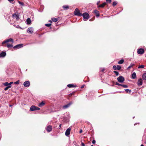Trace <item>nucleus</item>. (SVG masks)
<instances>
[{"instance_id": "obj_56", "label": "nucleus", "mask_w": 146, "mask_h": 146, "mask_svg": "<svg viewBox=\"0 0 146 146\" xmlns=\"http://www.w3.org/2000/svg\"><path fill=\"white\" fill-rule=\"evenodd\" d=\"M91 146H93V145H91Z\"/></svg>"}, {"instance_id": "obj_57", "label": "nucleus", "mask_w": 146, "mask_h": 146, "mask_svg": "<svg viewBox=\"0 0 146 146\" xmlns=\"http://www.w3.org/2000/svg\"><path fill=\"white\" fill-rule=\"evenodd\" d=\"M145 57L146 58V55H145Z\"/></svg>"}, {"instance_id": "obj_58", "label": "nucleus", "mask_w": 146, "mask_h": 146, "mask_svg": "<svg viewBox=\"0 0 146 146\" xmlns=\"http://www.w3.org/2000/svg\"><path fill=\"white\" fill-rule=\"evenodd\" d=\"M145 143H146V142Z\"/></svg>"}, {"instance_id": "obj_23", "label": "nucleus", "mask_w": 146, "mask_h": 146, "mask_svg": "<svg viewBox=\"0 0 146 146\" xmlns=\"http://www.w3.org/2000/svg\"><path fill=\"white\" fill-rule=\"evenodd\" d=\"M7 47L8 48H10L13 47V45L12 44H7Z\"/></svg>"}, {"instance_id": "obj_2", "label": "nucleus", "mask_w": 146, "mask_h": 146, "mask_svg": "<svg viewBox=\"0 0 146 146\" xmlns=\"http://www.w3.org/2000/svg\"><path fill=\"white\" fill-rule=\"evenodd\" d=\"M74 13L75 15L78 16H82V14L80 13L79 10L78 8H76L75 9Z\"/></svg>"}, {"instance_id": "obj_11", "label": "nucleus", "mask_w": 146, "mask_h": 146, "mask_svg": "<svg viewBox=\"0 0 146 146\" xmlns=\"http://www.w3.org/2000/svg\"><path fill=\"white\" fill-rule=\"evenodd\" d=\"M143 84V80L141 78H140L138 80L137 82V85L139 86H141Z\"/></svg>"}, {"instance_id": "obj_36", "label": "nucleus", "mask_w": 146, "mask_h": 146, "mask_svg": "<svg viewBox=\"0 0 146 146\" xmlns=\"http://www.w3.org/2000/svg\"><path fill=\"white\" fill-rule=\"evenodd\" d=\"M19 2V3L21 5H22V6H24V4L23 3V2H22L21 1H19L18 2Z\"/></svg>"}, {"instance_id": "obj_39", "label": "nucleus", "mask_w": 146, "mask_h": 146, "mask_svg": "<svg viewBox=\"0 0 146 146\" xmlns=\"http://www.w3.org/2000/svg\"><path fill=\"white\" fill-rule=\"evenodd\" d=\"M19 80H18V81H17L16 82H15L14 83V84H19Z\"/></svg>"}, {"instance_id": "obj_55", "label": "nucleus", "mask_w": 146, "mask_h": 146, "mask_svg": "<svg viewBox=\"0 0 146 146\" xmlns=\"http://www.w3.org/2000/svg\"><path fill=\"white\" fill-rule=\"evenodd\" d=\"M140 146H144L143 145H141Z\"/></svg>"}, {"instance_id": "obj_4", "label": "nucleus", "mask_w": 146, "mask_h": 146, "mask_svg": "<svg viewBox=\"0 0 146 146\" xmlns=\"http://www.w3.org/2000/svg\"><path fill=\"white\" fill-rule=\"evenodd\" d=\"M40 109V108L35 106H32L30 108V110L33 111L35 110H38Z\"/></svg>"}, {"instance_id": "obj_30", "label": "nucleus", "mask_w": 146, "mask_h": 146, "mask_svg": "<svg viewBox=\"0 0 146 146\" xmlns=\"http://www.w3.org/2000/svg\"><path fill=\"white\" fill-rule=\"evenodd\" d=\"M144 67H145L144 65H142L139 66L138 67V68H143Z\"/></svg>"}, {"instance_id": "obj_38", "label": "nucleus", "mask_w": 146, "mask_h": 146, "mask_svg": "<svg viewBox=\"0 0 146 146\" xmlns=\"http://www.w3.org/2000/svg\"><path fill=\"white\" fill-rule=\"evenodd\" d=\"M113 69L115 70H116V69H117V67L115 65H114L113 66Z\"/></svg>"}, {"instance_id": "obj_44", "label": "nucleus", "mask_w": 146, "mask_h": 146, "mask_svg": "<svg viewBox=\"0 0 146 146\" xmlns=\"http://www.w3.org/2000/svg\"><path fill=\"white\" fill-rule=\"evenodd\" d=\"M81 145L82 146H85L83 142L81 143Z\"/></svg>"}, {"instance_id": "obj_25", "label": "nucleus", "mask_w": 146, "mask_h": 146, "mask_svg": "<svg viewBox=\"0 0 146 146\" xmlns=\"http://www.w3.org/2000/svg\"><path fill=\"white\" fill-rule=\"evenodd\" d=\"M134 65V64L133 63H131L130 65L127 68V69H130L131 67H132Z\"/></svg>"}, {"instance_id": "obj_24", "label": "nucleus", "mask_w": 146, "mask_h": 146, "mask_svg": "<svg viewBox=\"0 0 146 146\" xmlns=\"http://www.w3.org/2000/svg\"><path fill=\"white\" fill-rule=\"evenodd\" d=\"M11 85H9V86H8L4 88V90L5 91H6V90H7L8 89L11 88Z\"/></svg>"}, {"instance_id": "obj_13", "label": "nucleus", "mask_w": 146, "mask_h": 146, "mask_svg": "<svg viewBox=\"0 0 146 146\" xmlns=\"http://www.w3.org/2000/svg\"><path fill=\"white\" fill-rule=\"evenodd\" d=\"M6 53L5 52H2L0 53V58L4 57L6 55Z\"/></svg>"}, {"instance_id": "obj_20", "label": "nucleus", "mask_w": 146, "mask_h": 146, "mask_svg": "<svg viewBox=\"0 0 146 146\" xmlns=\"http://www.w3.org/2000/svg\"><path fill=\"white\" fill-rule=\"evenodd\" d=\"M106 5L105 2L103 3L102 4L98 6L99 7L103 8L104 7L105 5Z\"/></svg>"}, {"instance_id": "obj_14", "label": "nucleus", "mask_w": 146, "mask_h": 146, "mask_svg": "<svg viewBox=\"0 0 146 146\" xmlns=\"http://www.w3.org/2000/svg\"><path fill=\"white\" fill-rule=\"evenodd\" d=\"M33 28L32 27L29 28L27 30L28 33L31 34L32 33H33Z\"/></svg>"}, {"instance_id": "obj_34", "label": "nucleus", "mask_w": 146, "mask_h": 146, "mask_svg": "<svg viewBox=\"0 0 146 146\" xmlns=\"http://www.w3.org/2000/svg\"><path fill=\"white\" fill-rule=\"evenodd\" d=\"M121 86L124 88H127L128 87V86L127 85L123 84H122Z\"/></svg>"}, {"instance_id": "obj_32", "label": "nucleus", "mask_w": 146, "mask_h": 146, "mask_svg": "<svg viewBox=\"0 0 146 146\" xmlns=\"http://www.w3.org/2000/svg\"><path fill=\"white\" fill-rule=\"evenodd\" d=\"M117 2L116 1H114L113 3V5L114 6L116 5L117 4Z\"/></svg>"}, {"instance_id": "obj_45", "label": "nucleus", "mask_w": 146, "mask_h": 146, "mask_svg": "<svg viewBox=\"0 0 146 146\" xmlns=\"http://www.w3.org/2000/svg\"><path fill=\"white\" fill-rule=\"evenodd\" d=\"M13 83V82H11L10 83H9V86L11 85Z\"/></svg>"}, {"instance_id": "obj_8", "label": "nucleus", "mask_w": 146, "mask_h": 146, "mask_svg": "<svg viewBox=\"0 0 146 146\" xmlns=\"http://www.w3.org/2000/svg\"><path fill=\"white\" fill-rule=\"evenodd\" d=\"M23 46V44H17L13 47V48L14 49H19L20 48H22Z\"/></svg>"}, {"instance_id": "obj_43", "label": "nucleus", "mask_w": 146, "mask_h": 146, "mask_svg": "<svg viewBox=\"0 0 146 146\" xmlns=\"http://www.w3.org/2000/svg\"><path fill=\"white\" fill-rule=\"evenodd\" d=\"M92 143L93 144H94L96 143V141L95 140H93L92 141Z\"/></svg>"}, {"instance_id": "obj_6", "label": "nucleus", "mask_w": 146, "mask_h": 146, "mask_svg": "<svg viewBox=\"0 0 146 146\" xmlns=\"http://www.w3.org/2000/svg\"><path fill=\"white\" fill-rule=\"evenodd\" d=\"M23 85L25 87H28L30 85V82L29 81H25L23 83Z\"/></svg>"}, {"instance_id": "obj_15", "label": "nucleus", "mask_w": 146, "mask_h": 146, "mask_svg": "<svg viewBox=\"0 0 146 146\" xmlns=\"http://www.w3.org/2000/svg\"><path fill=\"white\" fill-rule=\"evenodd\" d=\"M72 104V102H70L67 104L63 106V108L64 109H66L69 107Z\"/></svg>"}, {"instance_id": "obj_50", "label": "nucleus", "mask_w": 146, "mask_h": 146, "mask_svg": "<svg viewBox=\"0 0 146 146\" xmlns=\"http://www.w3.org/2000/svg\"><path fill=\"white\" fill-rule=\"evenodd\" d=\"M100 1H98V2L97 3V5H98L99 4V3H100Z\"/></svg>"}, {"instance_id": "obj_54", "label": "nucleus", "mask_w": 146, "mask_h": 146, "mask_svg": "<svg viewBox=\"0 0 146 146\" xmlns=\"http://www.w3.org/2000/svg\"><path fill=\"white\" fill-rule=\"evenodd\" d=\"M9 106L10 107H11L12 106V105H9Z\"/></svg>"}, {"instance_id": "obj_16", "label": "nucleus", "mask_w": 146, "mask_h": 146, "mask_svg": "<svg viewBox=\"0 0 146 146\" xmlns=\"http://www.w3.org/2000/svg\"><path fill=\"white\" fill-rule=\"evenodd\" d=\"M45 104V103L44 102V101H42L38 104V106L40 107H41Z\"/></svg>"}, {"instance_id": "obj_18", "label": "nucleus", "mask_w": 146, "mask_h": 146, "mask_svg": "<svg viewBox=\"0 0 146 146\" xmlns=\"http://www.w3.org/2000/svg\"><path fill=\"white\" fill-rule=\"evenodd\" d=\"M67 86L69 88H71L76 87V86H75L73 84H71L68 85Z\"/></svg>"}, {"instance_id": "obj_9", "label": "nucleus", "mask_w": 146, "mask_h": 146, "mask_svg": "<svg viewBox=\"0 0 146 146\" xmlns=\"http://www.w3.org/2000/svg\"><path fill=\"white\" fill-rule=\"evenodd\" d=\"M52 129V127L51 125L48 126L46 128V130L48 132H50Z\"/></svg>"}, {"instance_id": "obj_31", "label": "nucleus", "mask_w": 146, "mask_h": 146, "mask_svg": "<svg viewBox=\"0 0 146 146\" xmlns=\"http://www.w3.org/2000/svg\"><path fill=\"white\" fill-rule=\"evenodd\" d=\"M117 70H119L121 69V67L119 65H117Z\"/></svg>"}, {"instance_id": "obj_28", "label": "nucleus", "mask_w": 146, "mask_h": 146, "mask_svg": "<svg viewBox=\"0 0 146 146\" xmlns=\"http://www.w3.org/2000/svg\"><path fill=\"white\" fill-rule=\"evenodd\" d=\"M3 84L6 86H9V83H8V82H5V83H3Z\"/></svg>"}, {"instance_id": "obj_35", "label": "nucleus", "mask_w": 146, "mask_h": 146, "mask_svg": "<svg viewBox=\"0 0 146 146\" xmlns=\"http://www.w3.org/2000/svg\"><path fill=\"white\" fill-rule=\"evenodd\" d=\"M51 25V24H45V25L48 27H50Z\"/></svg>"}, {"instance_id": "obj_42", "label": "nucleus", "mask_w": 146, "mask_h": 146, "mask_svg": "<svg viewBox=\"0 0 146 146\" xmlns=\"http://www.w3.org/2000/svg\"><path fill=\"white\" fill-rule=\"evenodd\" d=\"M94 12L96 14H98V11L97 10H95L94 11Z\"/></svg>"}, {"instance_id": "obj_17", "label": "nucleus", "mask_w": 146, "mask_h": 146, "mask_svg": "<svg viewBox=\"0 0 146 146\" xmlns=\"http://www.w3.org/2000/svg\"><path fill=\"white\" fill-rule=\"evenodd\" d=\"M136 73L134 72L132 74L131 77L133 79H135L136 78Z\"/></svg>"}, {"instance_id": "obj_53", "label": "nucleus", "mask_w": 146, "mask_h": 146, "mask_svg": "<svg viewBox=\"0 0 146 146\" xmlns=\"http://www.w3.org/2000/svg\"><path fill=\"white\" fill-rule=\"evenodd\" d=\"M49 22H50L51 23H52V21H51V20H50L49 21Z\"/></svg>"}, {"instance_id": "obj_3", "label": "nucleus", "mask_w": 146, "mask_h": 146, "mask_svg": "<svg viewBox=\"0 0 146 146\" xmlns=\"http://www.w3.org/2000/svg\"><path fill=\"white\" fill-rule=\"evenodd\" d=\"M117 80L119 82L122 83L124 81L125 79L123 76H120L117 78Z\"/></svg>"}, {"instance_id": "obj_33", "label": "nucleus", "mask_w": 146, "mask_h": 146, "mask_svg": "<svg viewBox=\"0 0 146 146\" xmlns=\"http://www.w3.org/2000/svg\"><path fill=\"white\" fill-rule=\"evenodd\" d=\"M113 72L115 74L116 76H117L118 75L119 73L115 71H113Z\"/></svg>"}, {"instance_id": "obj_47", "label": "nucleus", "mask_w": 146, "mask_h": 146, "mask_svg": "<svg viewBox=\"0 0 146 146\" xmlns=\"http://www.w3.org/2000/svg\"><path fill=\"white\" fill-rule=\"evenodd\" d=\"M107 1H109V3H110L111 2V0H106Z\"/></svg>"}, {"instance_id": "obj_40", "label": "nucleus", "mask_w": 146, "mask_h": 146, "mask_svg": "<svg viewBox=\"0 0 146 146\" xmlns=\"http://www.w3.org/2000/svg\"><path fill=\"white\" fill-rule=\"evenodd\" d=\"M105 70V69L104 68H100V70L102 72H103Z\"/></svg>"}, {"instance_id": "obj_1", "label": "nucleus", "mask_w": 146, "mask_h": 146, "mask_svg": "<svg viewBox=\"0 0 146 146\" xmlns=\"http://www.w3.org/2000/svg\"><path fill=\"white\" fill-rule=\"evenodd\" d=\"M82 16L83 17L84 20L85 21H87L89 19V15L88 13L86 12L82 14Z\"/></svg>"}, {"instance_id": "obj_29", "label": "nucleus", "mask_w": 146, "mask_h": 146, "mask_svg": "<svg viewBox=\"0 0 146 146\" xmlns=\"http://www.w3.org/2000/svg\"><path fill=\"white\" fill-rule=\"evenodd\" d=\"M125 91H126L127 93H130L131 92V90H129V89H125Z\"/></svg>"}, {"instance_id": "obj_52", "label": "nucleus", "mask_w": 146, "mask_h": 146, "mask_svg": "<svg viewBox=\"0 0 146 146\" xmlns=\"http://www.w3.org/2000/svg\"><path fill=\"white\" fill-rule=\"evenodd\" d=\"M61 124H60L59 125L60 129V127H61Z\"/></svg>"}, {"instance_id": "obj_5", "label": "nucleus", "mask_w": 146, "mask_h": 146, "mask_svg": "<svg viewBox=\"0 0 146 146\" xmlns=\"http://www.w3.org/2000/svg\"><path fill=\"white\" fill-rule=\"evenodd\" d=\"M9 42H11L12 43H13L14 42L13 39L12 38H10L9 39H7L3 41L2 42V44H3Z\"/></svg>"}, {"instance_id": "obj_48", "label": "nucleus", "mask_w": 146, "mask_h": 146, "mask_svg": "<svg viewBox=\"0 0 146 146\" xmlns=\"http://www.w3.org/2000/svg\"><path fill=\"white\" fill-rule=\"evenodd\" d=\"M84 85H82L81 86V88H82L84 87Z\"/></svg>"}, {"instance_id": "obj_19", "label": "nucleus", "mask_w": 146, "mask_h": 146, "mask_svg": "<svg viewBox=\"0 0 146 146\" xmlns=\"http://www.w3.org/2000/svg\"><path fill=\"white\" fill-rule=\"evenodd\" d=\"M27 24H30L31 23V21L30 18H28L27 20Z\"/></svg>"}, {"instance_id": "obj_37", "label": "nucleus", "mask_w": 146, "mask_h": 146, "mask_svg": "<svg viewBox=\"0 0 146 146\" xmlns=\"http://www.w3.org/2000/svg\"><path fill=\"white\" fill-rule=\"evenodd\" d=\"M115 84L116 85H117V86H121V84H120L119 83H118L117 82H116L115 83Z\"/></svg>"}, {"instance_id": "obj_49", "label": "nucleus", "mask_w": 146, "mask_h": 146, "mask_svg": "<svg viewBox=\"0 0 146 146\" xmlns=\"http://www.w3.org/2000/svg\"><path fill=\"white\" fill-rule=\"evenodd\" d=\"M17 28H20V27L19 25H18L16 27Z\"/></svg>"}, {"instance_id": "obj_46", "label": "nucleus", "mask_w": 146, "mask_h": 146, "mask_svg": "<svg viewBox=\"0 0 146 146\" xmlns=\"http://www.w3.org/2000/svg\"><path fill=\"white\" fill-rule=\"evenodd\" d=\"M99 13H98V14H96V16L97 17H99Z\"/></svg>"}, {"instance_id": "obj_10", "label": "nucleus", "mask_w": 146, "mask_h": 146, "mask_svg": "<svg viewBox=\"0 0 146 146\" xmlns=\"http://www.w3.org/2000/svg\"><path fill=\"white\" fill-rule=\"evenodd\" d=\"M144 52V50L143 48H140L137 50V53L138 54H141Z\"/></svg>"}, {"instance_id": "obj_26", "label": "nucleus", "mask_w": 146, "mask_h": 146, "mask_svg": "<svg viewBox=\"0 0 146 146\" xmlns=\"http://www.w3.org/2000/svg\"><path fill=\"white\" fill-rule=\"evenodd\" d=\"M62 8L64 9H67L69 7L67 5H64L62 7Z\"/></svg>"}, {"instance_id": "obj_51", "label": "nucleus", "mask_w": 146, "mask_h": 146, "mask_svg": "<svg viewBox=\"0 0 146 146\" xmlns=\"http://www.w3.org/2000/svg\"><path fill=\"white\" fill-rule=\"evenodd\" d=\"M82 132V130H81L80 131V133H81Z\"/></svg>"}, {"instance_id": "obj_22", "label": "nucleus", "mask_w": 146, "mask_h": 146, "mask_svg": "<svg viewBox=\"0 0 146 146\" xmlns=\"http://www.w3.org/2000/svg\"><path fill=\"white\" fill-rule=\"evenodd\" d=\"M124 62V60L123 59H121L118 62V63L119 64H121L123 63Z\"/></svg>"}, {"instance_id": "obj_12", "label": "nucleus", "mask_w": 146, "mask_h": 146, "mask_svg": "<svg viewBox=\"0 0 146 146\" xmlns=\"http://www.w3.org/2000/svg\"><path fill=\"white\" fill-rule=\"evenodd\" d=\"M13 17L14 18H16L17 20L19 19V15L14 14L13 15Z\"/></svg>"}, {"instance_id": "obj_27", "label": "nucleus", "mask_w": 146, "mask_h": 146, "mask_svg": "<svg viewBox=\"0 0 146 146\" xmlns=\"http://www.w3.org/2000/svg\"><path fill=\"white\" fill-rule=\"evenodd\" d=\"M52 20L54 22H56L57 21L58 19L56 18H52Z\"/></svg>"}, {"instance_id": "obj_41", "label": "nucleus", "mask_w": 146, "mask_h": 146, "mask_svg": "<svg viewBox=\"0 0 146 146\" xmlns=\"http://www.w3.org/2000/svg\"><path fill=\"white\" fill-rule=\"evenodd\" d=\"M11 3H13L14 2L13 1L14 0H8Z\"/></svg>"}, {"instance_id": "obj_7", "label": "nucleus", "mask_w": 146, "mask_h": 146, "mask_svg": "<svg viewBox=\"0 0 146 146\" xmlns=\"http://www.w3.org/2000/svg\"><path fill=\"white\" fill-rule=\"evenodd\" d=\"M71 129L70 128H68L66 131L65 134L67 136H68L70 133V131Z\"/></svg>"}, {"instance_id": "obj_21", "label": "nucleus", "mask_w": 146, "mask_h": 146, "mask_svg": "<svg viewBox=\"0 0 146 146\" xmlns=\"http://www.w3.org/2000/svg\"><path fill=\"white\" fill-rule=\"evenodd\" d=\"M142 78L143 80H146V73H144L143 74Z\"/></svg>"}]
</instances>
